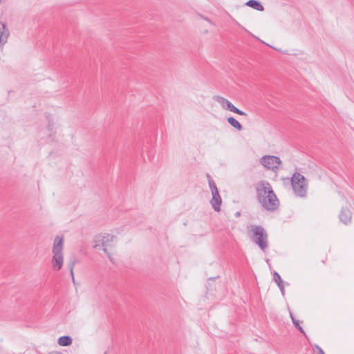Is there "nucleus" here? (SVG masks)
<instances>
[{
	"mask_svg": "<svg viewBox=\"0 0 354 354\" xmlns=\"http://www.w3.org/2000/svg\"><path fill=\"white\" fill-rule=\"evenodd\" d=\"M255 189L257 201L265 209L274 212L279 208V201L269 182L261 180L258 183Z\"/></svg>",
	"mask_w": 354,
	"mask_h": 354,
	"instance_id": "1",
	"label": "nucleus"
},
{
	"mask_svg": "<svg viewBox=\"0 0 354 354\" xmlns=\"http://www.w3.org/2000/svg\"><path fill=\"white\" fill-rule=\"evenodd\" d=\"M63 242L64 239L62 236H57L55 238L53 246V257L52 259V264L53 268L56 270H59L63 266L64 258H63Z\"/></svg>",
	"mask_w": 354,
	"mask_h": 354,
	"instance_id": "2",
	"label": "nucleus"
},
{
	"mask_svg": "<svg viewBox=\"0 0 354 354\" xmlns=\"http://www.w3.org/2000/svg\"><path fill=\"white\" fill-rule=\"evenodd\" d=\"M291 185L295 194L299 197H305L307 194V179L299 172L293 174L290 178Z\"/></svg>",
	"mask_w": 354,
	"mask_h": 354,
	"instance_id": "3",
	"label": "nucleus"
},
{
	"mask_svg": "<svg viewBox=\"0 0 354 354\" xmlns=\"http://www.w3.org/2000/svg\"><path fill=\"white\" fill-rule=\"evenodd\" d=\"M250 231L252 233V241L261 250L265 251L268 248V234L265 229L261 225H252Z\"/></svg>",
	"mask_w": 354,
	"mask_h": 354,
	"instance_id": "4",
	"label": "nucleus"
},
{
	"mask_svg": "<svg viewBox=\"0 0 354 354\" xmlns=\"http://www.w3.org/2000/svg\"><path fill=\"white\" fill-rule=\"evenodd\" d=\"M115 236L113 234H102L96 236L93 241V248L96 250L102 249L103 251L108 255L110 258V254H109L106 247L109 245V243L113 241Z\"/></svg>",
	"mask_w": 354,
	"mask_h": 354,
	"instance_id": "5",
	"label": "nucleus"
},
{
	"mask_svg": "<svg viewBox=\"0 0 354 354\" xmlns=\"http://www.w3.org/2000/svg\"><path fill=\"white\" fill-rule=\"evenodd\" d=\"M260 163L267 169L276 171L281 163L280 158L275 156H264L260 159Z\"/></svg>",
	"mask_w": 354,
	"mask_h": 354,
	"instance_id": "6",
	"label": "nucleus"
},
{
	"mask_svg": "<svg viewBox=\"0 0 354 354\" xmlns=\"http://www.w3.org/2000/svg\"><path fill=\"white\" fill-rule=\"evenodd\" d=\"M217 101L221 104L223 109L229 110L232 112L237 113L243 116H247V113L238 108H236L232 103L223 97H218Z\"/></svg>",
	"mask_w": 354,
	"mask_h": 354,
	"instance_id": "7",
	"label": "nucleus"
},
{
	"mask_svg": "<svg viewBox=\"0 0 354 354\" xmlns=\"http://www.w3.org/2000/svg\"><path fill=\"white\" fill-rule=\"evenodd\" d=\"M212 198L210 201L211 205L216 212H219L221 209V205L222 203L221 197L219 194L218 191L212 192Z\"/></svg>",
	"mask_w": 354,
	"mask_h": 354,
	"instance_id": "8",
	"label": "nucleus"
},
{
	"mask_svg": "<svg viewBox=\"0 0 354 354\" xmlns=\"http://www.w3.org/2000/svg\"><path fill=\"white\" fill-rule=\"evenodd\" d=\"M339 218L344 224L348 225L351 221L352 213L348 207H343L340 211Z\"/></svg>",
	"mask_w": 354,
	"mask_h": 354,
	"instance_id": "9",
	"label": "nucleus"
},
{
	"mask_svg": "<svg viewBox=\"0 0 354 354\" xmlns=\"http://www.w3.org/2000/svg\"><path fill=\"white\" fill-rule=\"evenodd\" d=\"M10 32L6 24L0 21V46H3L8 40Z\"/></svg>",
	"mask_w": 354,
	"mask_h": 354,
	"instance_id": "10",
	"label": "nucleus"
},
{
	"mask_svg": "<svg viewBox=\"0 0 354 354\" xmlns=\"http://www.w3.org/2000/svg\"><path fill=\"white\" fill-rule=\"evenodd\" d=\"M245 5L258 11H263L264 9L261 2L257 0H249L246 2Z\"/></svg>",
	"mask_w": 354,
	"mask_h": 354,
	"instance_id": "11",
	"label": "nucleus"
},
{
	"mask_svg": "<svg viewBox=\"0 0 354 354\" xmlns=\"http://www.w3.org/2000/svg\"><path fill=\"white\" fill-rule=\"evenodd\" d=\"M57 342L62 346H68L72 344V338L70 336L64 335L58 339Z\"/></svg>",
	"mask_w": 354,
	"mask_h": 354,
	"instance_id": "12",
	"label": "nucleus"
},
{
	"mask_svg": "<svg viewBox=\"0 0 354 354\" xmlns=\"http://www.w3.org/2000/svg\"><path fill=\"white\" fill-rule=\"evenodd\" d=\"M227 122L232 127H233L236 130L241 131L243 129L242 125L234 117H229L227 118Z\"/></svg>",
	"mask_w": 354,
	"mask_h": 354,
	"instance_id": "13",
	"label": "nucleus"
},
{
	"mask_svg": "<svg viewBox=\"0 0 354 354\" xmlns=\"http://www.w3.org/2000/svg\"><path fill=\"white\" fill-rule=\"evenodd\" d=\"M290 317H291V319L292 321V323L293 324L295 325V326L299 330L300 333H301L302 334H304L305 336H306V333L304 330V329L302 328V327L299 325V322L298 320H297L292 315V313H290Z\"/></svg>",
	"mask_w": 354,
	"mask_h": 354,
	"instance_id": "14",
	"label": "nucleus"
},
{
	"mask_svg": "<svg viewBox=\"0 0 354 354\" xmlns=\"http://www.w3.org/2000/svg\"><path fill=\"white\" fill-rule=\"evenodd\" d=\"M207 177L208 178V183H209V188H210V190H211V192H214L215 191H218V188L216 185V183H214V181L211 178L209 174H207Z\"/></svg>",
	"mask_w": 354,
	"mask_h": 354,
	"instance_id": "15",
	"label": "nucleus"
},
{
	"mask_svg": "<svg viewBox=\"0 0 354 354\" xmlns=\"http://www.w3.org/2000/svg\"><path fill=\"white\" fill-rule=\"evenodd\" d=\"M75 262H76V259L75 258H73V259H71L70 261V262L68 263V268L70 269V272H71V274L72 279H73V282H75L73 269H74V266H75Z\"/></svg>",
	"mask_w": 354,
	"mask_h": 354,
	"instance_id": "16",
	"label": "nucleus"
},
{
	"mask_svg": "<svg viewBox=\"0 0 354 354\" xmlns=\"http://www.w3.org/2000/svg\"><path fill=\"white\" fill-rule=\"evenodd\" d=\"M273 279L274 281V282L277 283V284H279V283H283V281L281 279V276L279 275V274L274 271V274H273Z\"/></svg>",
	"mask_w": 354,
	"mask_h": 354,
	"instance_id": "17",
	"label": "nucleus"
},
{
	"mask_svg": "<svg viewBox=\"0 0 354 354\" xmlns=\"http://www.w3.org/2000/svg\"><path fill=\"white\" fill-rule=\"evenodd\" d=\"M201 18H203V19H205V21H208L209 23H210L211 24H214L212 21L207 18V17H203L202 15H200Z\"/></svg>",
	"mask_w": 354,
	"mask_h": 354,
	"instance_id": "18",
	"label": "nucleus"
},
{
	"mask_svg": "<svg viewBox=\"0 0 354 354\" xmlns=\"http://www.w3.org/2000/svg\"><path fill=\"white\" fill-rule=\"evenodd\" d=\"M277 286L279 288V289H283V288H284L283 283H279V284H277Z\"/></svg>",
	"mask_w": 354,
	"mask_h": 354,
	"instance_id": "19",
	"label": "nucleus"
},
{
	"mask_svg": "<svg viewBox=\"0 0 354 354\" xmlns=\"http://www.w3.org/2000/svg\"><path fill=\"white\" fill-rule=\"evenodd\" d=\"M315 348L317 350V353H319V351L322 350V348L318 345H315Z\"/></svg>",
	"mask_w": 354,
	"mask_h": 354,
	"instance_id": "20",
	"label": "nucleus"
},
{
	"mask_svg": "<svg viewBox=\"0 0 354 354\" xmlns=\"http://www.w3.org/2000/svg\"><path fill=\"white\" fill-rule=\"evenodd\" d=\"M50 354H63V353L58 352V351H53Z\"/></svg>",
	"mask_w": 354,
	"mask_h": 354,
	"instance_id": "21",
	"label": "nucleus"
},
{
	"mask_svg": "<svg viewBox=\"0 0 354 354\" xmlns=\"http://www.w3.org/2000/svg\"><path fill=\"white\" fill-rule=\"evenodd\" d=\"M280 291H281V294L283 295H284V294H285V289H284V288H283V289H280Z\"/></svg>",
	"mask_w": 354,
	"mask_h": 354,
	"instance_id": "22",
	"label": "nucleus"
},
{
	"mask_svg": "<svg viewBox=\"0 0 354 354\" xmlns=\"http://www.w3.org/2000/svg\"><path fill=\"white\" fill-rule=\"evenodd\" d=\"M317 354H325L323 350L319 351V353Z\"/></svg>",
	"mask_w": 354,
	"mask_h": 354,
	"instance_id": "23",
	"label": "nucleus"
},
{
	"mask_svg": "<svg viewBox=\"0 0 354 354\" xmlns=\"http://www.w3.org/2000/svg\"><path fill=\"white\" fill-rule=\"evenodd\" d=\"M240 214H240V212H237L235 214V216H236V217H238V216H240Z\"/></svg>",
	"mask_w": 354,
	"mask_h": 354,
	"instance_id": "24",
	"label": "nucleus"
},
{
	"mask_svg": "<svg viewBox=\"0 0 354 354\" xmlns=\"http://www.w3.org/2000/svg\"><path fill=\"white\" fill-rule=\"evenodd\" d=\"M104 354H106V353H104Z\"/></svg>",
	"mask_w": 354,
	"mask_h": 354,
	"instance_id": "25",
	"label": "nucleus"
}]
</instances>
